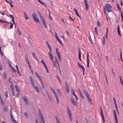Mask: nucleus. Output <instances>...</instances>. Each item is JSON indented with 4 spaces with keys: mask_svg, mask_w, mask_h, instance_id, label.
Wrapping results in <instances>:
<instances>
[{
    "mask_svg": "<svg viewBox=\"0 0 123 123\" xmlns=\"http://www.w3.org/2000/svg\"><path fill=\"white\" fill-rule=\"evenodd\" d=\"M43 24V25L44 26V27L45 28H47V26L46 24L45 23V21L42 22Z\"/></svg>",
    "mask_w": 123,
    "mask_h": 123,
    "instance_id": "c9c22d12",
    "label": "nucleus"
},
{
    "mask_svg": "<svg viewBox=\"0 0 123 123\" xmlns=\"http://www.w3.org/2000/svg\"><path fill=\"white\" fill-rule=\"evenodd\" d=\"M84 4L86 7V10L87 11L88 9V8L89 6L87 3V0H84Z\"/></svg>",
    "mask_w": 123,
    "mask_h": 123,
    "instance_id": "9b49d317",
    "label": "nucleus"
},
{
    "mask_svg": "<svg viewBox=\"0 0 123 123\" xmlns=\"http://www.w3.org/2000/svg\"><path fill=\"white\" fill-rule=\"evenodd\" d=\"M113 111L114 113V117L116 123H118L117 118V117L116 112L114 110H113Z\"/></svg>",
    "mask_w": 123,
    "mask_h": 123,
    "instance_id": "2eb2a0df",
    "label": "nucleus"
},
{
    "mask_svg": "<svg viewBox=\"0 0 123 123\" xmlns=\"http://www.w3.org/2000/svg\"><path fill=\"white\" fill-rule=\"evenodd\" d=\"M24 17H25V19L26 20H27V19H28L29 18H28V17L27 16L26 13L25 12H24Z\"/></svg>",
    "mask_w": 123,
    "mask_h": 123,
    "instance_id": "bb28decb",
    "label": "nucleus"
},
{
    "mask_svg": "<svg viewBox=\"0 0 123 123\" xmlns=\"http://www.w3.org/2000/svg\"><path fill=\"white\" fill-rule=\"evenodd\" d=\"M41 62L42 63V64L43 65L45 68L47 67V66L45 63L43 61V59H42L41 61Z\"/></svg>",
    "mask_w": 123,
    "mask_h": 123,
    "instance_id": "5701e85b",
    "label": "nucleus"
},
{
    "mask_svg": "<svg viewBox=\"0 0 123 123\" xmlns=\"http://www.w3.org/2000/svg\"><path fill=\"white\" fill-rule=\"evenodd\" d=\"M41 4L44 5L45 7H46V5L43 2H42L40 0H37Z\"/></svg>",
    "mask_w": 123,
    "mask_h": 123,
    "instance_id": "7c9ffc66",
    "label": "nucleus"
},
{
    "mask_svg": "<svg viewBox=\"0 0 123 123\" xmlns=\"http://www.w3.org/2000/svg\"><path fill=\"white\" fill-rule=\"evenodd\" d=\"M12 22L14 24H15V23L14 21V18H12Z\"/></svg>",
    "mask_w": 123,
    "mask_h": 123,
    "instance_id": "6e6d98bb",
    "label": "nucleus"
},
{
    "mask_svg": "<svg viewBox=\"0 0 123 123\" xmlns=\"http://www.w3.org/2000/svg\"><path fill=\"white\" fill-rule=\"evenodd\" d=\"M0 101L2 105L3 106H4V103L1 97V96H0Z\"/></svg>",
    "mask_w": 123,
    "mask_h": 123,
    "instance_id": "a878e982",
    "label": "nucleus"
},
{
    "mask_svg": "<svg viewBox=\"0 0 123 123\" xmlns=\"http://www.w3.org/2000/svg\"><path fill=\"white\" fill-rule=\"evenodd\" d=\"M3 76H4V78L5 79H6V75L5 73H3Z\"/></svg>",
    "mask_w": 123,
    "mask_h": 123,
    "instance_id": "603ef678",
    "label": "nucleus"
},
{
    "mask_svg": "<svg viewBox=\"0 0 123 123\" xmlns=\"http://www.w3.org/2000/svg\"><path fill=\"white\" fill-rule=\"evenodd\" d=\"M83 91L85 93V95L86 96V98L89 102L90 103L91 102V100L90 98V97L88 93H87V92L85 90H83Z\"/></svg>",
    "mask_w": 123,
    "mask_h": 123,
    "instance_id": "423d86ee",
    "label": "nucleus"
},
{
    "mask_svg": "<svg viewBox=\"0 0 123 123\" xmlns=\"http://www.w3.org/2000/svg\"><path fill=\"white\" fill-rule=\"evenodd\" d=\"M94 30L95 31V32L96 34H98V31H97V28L96 27H95L94 29Z\"/></svg>",
    "mask_w": 123,
    "mask_h": 123,
    "instance_id": "c03bdc74",
    "label": "nucleus"
},
{
    "mask_svg": "<svg viewBox=\"0 0 123 123\" xmlns=\"http://www.w3.org/2000/svg\"><path fill=\"white\" fill-rule=\"evenodd\" d=\"M30 81L32 85H33L35 84V83L34 82V81H33V79L31 76H30Z\"/></svg>",
    "mask_w": 123,
    "mask_h": 123,
    "instance_id": "a211bd4d",
    "label": "nucleus"
},
{
    "mask_svg": "<svg viewBox=\"0 0 123 123\" xmlns=\"http://www.w3.org/2000/svg\"><path fill=\"white\" fill-rule=\"evenodd\" d=\"M78 91L79 92V94L80 96L83 99L84 97L82 96V92H81V91H80V90H78Z\"/></svg>",
    "mask_w": 123,
    "mask_h": 123,
    "instance_id": "b1692460",
    "label": "nucleus"
},
{
    "mask_svg": "<svg viewBox=\"0 0 123 123\" xmlns=\"http://www.w3.org/2000/svg\"><path fill=\"white\" fill-rule=\"evenodd\" d=\"M17 74H20V75H21V74H20L19 71V70H17Z\"/></svg>",
    "mask_w": 123,
    "mask_h": 123,
    "instance_id": "052dcab7",
    "label": "nucleus"
},
{
    "mask_svg": "<svg viewBox=\"0 0 123 123\" xmlns=\"http://www.w3.org/2000/svg\"><path fill=\"white\" fill-rule=\"evenodd\" d=\"M12 91V93L13 95L14 96L15 95H14V90Z\"/></svg>",
    "mask_w": 123,
    "mask_h": 123,
    "instance_id": "0e129e2a",
    "label": "nucleus"
},
{
    "mask_svg": "<svg viewBox=\"0 0 123 123\" xmlns=\"http://www.w3.org/2000/svg\"><path fill=\"white\" fill-rule=\"evenodd\" d=\"M113 99L114 104H115V103H116V100H115V99L114 97H113Z\"/></svg>",
    "mask_w": 123,
    "mask_h": 123,
    "instance_id": "338daca9",
    "label": "nucleus"
},
{
    "mask_svg": "<svg viewBox=\"0 0 123 123\" xmlns=\"http://www.w3.org/2000/svg\"><path fill=\"white\" fill-rule=\"evenodd\" d=\"M10 88L12 91L14 90V88L13 87V84L12 83L10 85Z\"/></svg>",
    "mask_w": 123,
    "mask_h": 123,
    "instance_id": "2f4dec72",
    "label": "nucleus"
},
{
    "mask_svg": "<svg viewBox=\"0 0 123 123\" xmlns=\"http://www.w3.org/2000/svg\"><path fill=\"white\" fill-rule=\"evenodd\" d=\"M36 91L38 92H39L40 91L38 87L35 84L32 85Z\"/></svg>",
    "mask_w": 123,
    "mask_h": 123,
    "instance_id": "f8f14e48",
    "label": "nucleus"
},
{
    "mask_svg": "<svg viewBox=\"0 0 123 123\" xmlns=\"http://www.w3.org/2000/svg\"><path fill=\"white\" fill-rule=\"evenodd\" d=\"M75 13L76 14V15L77 16H78L79 18H80V19L81 18H80V16L79 15V14H78V12L77 11V12H75Z\"/></svg>",
    "mask_w": 123,
    "mask_h": 123,
    "instance_id": "3c124183",
    "label": "nucleus"
},
{
    "mask_svg": "<svg viewBox=\"0 0 123 123\" xmlns=\"http://www.w3.org/2000/svg\"><path fill=\"white\" fill-rule=\"evenodd\" d=\"M28 64L29 65V68H30L31 69V66H30V63L29 62H28Z\"/></svg>",
    "mask_w": 123,
    "mask_h": 123,
    "instance_id": "e2e57ef3",
    "label": "nucleus"
},
{
    "mask_svg": "<svg viewBox=\"0 0 123 123\" xmlns=\"http://www.w3.org/2000/svg\"><path fill=\"white\" fill-rule=\"evenodd\" d=\"M13 24H12V25H11L10 26V29H12L13 28Z\"/></svg>",
    "mask_w": 123,
    "mask_h": 123,
    "instance_id": "4d7b16f0",
    "label": "nucleus"
},
{
    "mask_svg": "<svg viewBox=\"0 0 123 123\" xmlns=\"http://www.w3.org/2000/svg\"><path fill=\"white\" fill-rule=\"evenodd\" d=\"M45 93L46 94L47 96L49 95L48 92L47 91H46Z\"/></svg>",
    "mask_w": 123,
    "mask_h": 123,
    "instance_id": "bf43d9fd",
    "label": "nucleus"
},
{
    "mask_svg": "<svg viewBox=\"0 0 123 123\" xmlns=\"http://www.w3.org/2000/svg\"><path fill=\"white\" fill-rule=\"evenodd\" d=\"M72 93H73V95H74L75 96L76 99H77V100H78V98L77 97V96L75 95V92H74V89H72Z\"/></svg>",
    "mask_w": 123,
    "mask_h": 123,
    "instance_id": "6ab92c4d",
    "label": "nucleus"
},
{
    "mask_svg": "<svg viewBox=\"0 0 123 123\" xmlns=\"http://www.w3.org/2000/svg\"><path fill=\"white\" fill-rule=\"evenodd\" d=\"M9 3L10 4V6L11 7H13V5H12V4L11 2H9V3Z\"/></svg>",
    "mask_w": 123,
    "mask_h": 123,
    "instance_id": "774afa93",
    "label": "nucleus"
},
{
    "mask_svg": "<svg viewBox=\"0 0 123 123\" xmlns=\"http://www.w3.org/2000/svg\"><path fill=\"white\" fill-rule=\"evenodd\" d=\"M81 52H80V49L79 50V54H78V56H79V59L81 61Z\"/></svg>",
    "mask_w": 123,
    "mask_h": 123,
    "instance_id": "4be33fe9",
    "label": "nucleus"
},
{
    "mask_svg": "<svg viewBox=\"0 0 123 123\" xmlns=\"http://www.w3.org/2000/svg\"><path fill=\"white\" fill-rule=\"evenodd\" d=\"M50 88L52 91V92L54 94V96L55 97V98L56 100L57 103L58 104L59 102V99L58 97V96L57 95L55 91V90L53 89V88L52 87H51Z\"/></svg>",
    "mask_w": 123,
    "mask_h": 123,
    "instance_id": "7ed1b4c3",
    "label": "nucleus"
},
{
    "mask_svg": "<svg viewBox=\"0 0 123 123\" xmlns=\"http://www.w3.org/2000/svg\"><path fill=\"white\" fill-rule=\"evenodd\" d=\"M15 88L16 89V91H17L18 92H19V90L18 89L17 86H16V85Z\"/></svg>",
    "mask_w": 123,
    "mask_h": 123,
    "instance_id": "72a5a7b5",
    "label": "nucleus"
},
{
    "mask_svg": "<svg viewBox=\"0 0 123 123\" xmlns=\"http://www.w3.org/2000/svg\"><path fill=\"white\" fill-rule=\"evenodd\" d=\"M58 49L57 48H56V49L55 52L56 54L57 55V57L58 58L60 61H61V56L60 53L58 52Z\"/></svg>",
    "mask_w": 123,
    "mask_h": 123,
    "instance_id": "0eeeda50",
    "label": "nucleus"
},
{
    "mask_svg": "<svg viewBox=\"0 0 123 123\" xmlns=\"http://www.w3.org/2000/svg\"><path fill=\"white\" fill-rule=\"evenodd\" d=\"M0 22H1L2 23H5V22L7 23L8 22L7 21H3L1 20Z\"/></svg>",
    "mask_w": 123,
    "mask_h": 123,
    "instance_id": "13d9d810",
    "label": "nucleus"
},
{
    "mask_svg": "<svg viewBox=\"0 0 123 123\" xmlns=\"http://www.w3.org/2000/svg\"><path fill=\"white\" fill-rule=\"evenodd\" d=\"M32 55L35 59H37V57L34 52L32 53Z\"/></svg>",
    "mask_w": 123,
    "mask_h": 123,
    "instance_id": "ea45409f",
    "label": "nucleus"
},
{
    "mask_svg": "<svg viewBox=\"0 0 123 123\" xmlns=\"http://www.w3.org/2000/svg\"><path fill=\"white\" fill-rule=\"evenodd\" d=\"M32 17L35 21L37 22H39V20L37 17L36 14L35 13H33L32 15Z\"/></svg>",
    "mask_w": 123,
    "mask_h": 123,
    "instance_id": "6e6552de",
    "label": "nucleus"
},
{
    "mask_svg": "<svg viewBox=\"0 0 123 123\" xmlns=\"http://www.w3.org/2000/svg\"><path fill=\"white\" fill-rule=\"evenodd\" d=\"M121 16L122 20H123V16L122 14V12H121Z\"/></svg>",
    "mask_w": 123,
    "mask_h": 123,
    "instance_id": "5fc2aeb1",
    "label": "nucleus"
},
{
    "mask_svg": "<svg viewBox=\"0 0 123 123\" xmlns=\"http://www.w3.org/2000/svg\"><path fill=\"white\" fill-rule=\"evenodd\" d=\"M25 60H26V61L28 62H28H30L28 60V57H25Z\"/></svg>",
    "mask_w": 123,
    "mask_h": 123,
    "instance_id": "09e8293b",
    "label": "nucleus"
},
{
    "mask_svg": "<svg viewBox=\"0 0 123 123\" xmlns=\"http://www.w3.org/2000/svg\"><path fill=\"white\" fill-rule=\"evenodd\" d=\"M67 113L69 115V117L70 119V120L71 121H72L73 120V119L72 117V114L71 112L70 109L68 108V106L67 107Z\"/></svg>",
    "mask_w": 123,
    "mask_h": 123,
    "instance_id": "39448f33",
    "label": "nucleus"
},
{
    "mask_svg": "<svg viewBox=\"0 0 123 123\" xmlns=\"http://www.w3.org/2000/svg\"><path fill=\"white\" fill-rule=\"evenodd\" d=\"M79 68H80L82 69L83 70V72H84L85 71V69L81 65H79L78 66Z\"/></svg>",
    "mask_w": 123,
    "mask_h": 123,
    "instance_id": "f704fd0d",
    "label": "nucleus"
},
{
    "mask_svg": "<svg viewBox=\"0 0 123 123\" xmlns=\"http://www.w3.org/2000/svg\"><path fill=\"white\" fill-rule=\"evenodd\" d=\"M3 110L4 112H6L7 111V108L6 107H5L3 108Z\"/></svg>",
    "mask_w": 123,
    "mask_h": 123,
    "instance_id": "37998d69",
    "label": "nucleus"
},
{
    "mask_svg": "<svg viewBox=\"0 0 123 123\" xmlns=\"http://www.w3.org/2000/svg\"><path fill=\"white\" fill-rule=\"evenodd\" d=\"M117 8L118 9V10L120 12H121V9L119 5L118 4H117Z\"/></svg>",
    "mask_w": 123,
    "mask_h": 123,
    "instance_id": "cd10ccee",
    "label": "nucleus"
},
{
    "mask_svg": "<svg viewBox=\"0 0 123 123\" xmlns=\"http://www.w3.org/2000/svg\"><path fill=\"white\" fill-rule=\"evenodd\" d=\"M0 53L2 56H3V54L2 53L1 49V47L0 46Z\"/></svg>",
    "mask_w": 123,
    "mask_h": 123,
    "instance_id": "a18cd8bd",
    "label": "nucleus"
},
{
    "mask_svg": "<svg viewBox=\"0 0 123 123\" xmlns=\"http://www.w3.org/2000/svg\"><path fill=\"white\" fill-rule=\"evenodd\" d=\"M57 91H58V92L59 93V94L62 95V92H61V91L59 89H57Z\"/></svg>",
    "mask_w": 123,
    "mask_h": 123,
    "instance_id": "de8ad7c7",
    "label": "nucleus"
},
{
    "mask_svg": "<svg viewBox=\"0 0 123 123\" xmlns=\"http://www.w3.org/2000/svg\"><path fill=\"white\" fill-rule=\"evenodd\" d=\"M120 59L122 61V53H121V51L120 50Z\"/></svg>",
    "mask_w": 123,
    "mask_h": 123,
    "instance_id": "8fccbe9b",
    "label": "nucleus"
},
{
    "mask_svg": "<svg viewBox=\"0 0 123 123\" xmlns=\"http://www.w3.org/2000/svg\"><path fill=\"white\" fill-rule=\"evenodd\" d=\"M5 96L6 98H7L8 96L7 95V92L6 93Z\"/></svg>",
    "mask_w": 123,
    "mask_h": 123,
    "instance_id": "680f3d73",
    "label": "nucleus"
},
{
    "mask_svg": "<svg viewBox=\"0 0 123 123\" xmlns=\"http://www.w3.org/2000/svg\"><path fill=\"white\" fill-rule=\"evenodd\" d=\"M100 112L101 114V116L102 117V118L103 121L104 123L105 122V118H104V117L102 110V108L101 107H100Z\"/></svg>",
    "mask_w": 123,
    "mask_h": 123,
    "instance_id": "9d476101",
    "label": "nucleus"
},
{
    "mask_svg": "<svg viewBox=\"0 0 123 123\" xmlns=\"http://www.w3.org/2000/svg\"><path fill=\"white\" fill-rule=\"evenodd\" d=\"M71 101L72 104H73L74 105H76V101L73 98L71 99Z\"/></svg>",
    "mask_w": 123,
    "mask_h": 123,
    "instance_id": "dca6fc26",
    "label": "nucleus"
},
{
    "mask_svg": "<svg viewBox=\"0 0 123 123\" xmlns=\"http://www.w3.org/2000/svg\"><path fill=\"white\" fill-rule=\"evenodd\" d=\"M103 41H102V44L103 45H104L105 44V36H103Z\"/></svg>",
    "mask_w": 123,
    "mask_h": 123,
    "instance_id": "c756f323",
    "label": "nucleus"
},
{
    "mask_svg": "<svg viewBox=\"0 0 123 123\" xmlns=\"http://www.w3.org/2000/svg\"><path fill=\"white\" fill-rule=\"evenodd\" d=\"M97 25L98 27H99L100 25V24L98 20L97 21Z\"/></svg>",
    "mask_w": 123,
    "mask_h": 123,
    "instance_id": "a19ab883",
    "label": "nucleus"
},
{
    "mask_svg": "<svg viewBox=\"0 0 123 123\" xmlns=\"http://www.w3.org/2000/svg\"><path fill=\"white\" fill-rule=\"evenodd\" d=\"M23 98L25 103L27 105H28L29 103L26 97L25 96H24L23 97Z\"/></svg>",
    "mask_w": 123,
    "mask_h": 123,
    "instance_id": "ddd939ff",
    "label": "nucleus"
},
{
    "mask_svg": "<svg viewBox=\"0 0 123 123\" xmlns=\"http://www.w3.org/2000/svg\"><path fill=\"white\" fill-rule=\"evenodd\" d=\"M49 57L50 58V60L52 61H53L54 60V59L53 57V56L52 54H50L49 55Z\"/></svg>",
    "mask_w": 123,
    "mask_h": 123,
    "instance_id": "c85d7f7f",
    "label": "nucleus"
},
{
    "mask_svg": "<svg viewBox=\"0 0 123 123\" xmlns=\"http://www.w3.org/2000/svg\"><path fill=\"white\" fill-rule=\"evenodd\" d=\"M55 118L56 119V121L57 123H60V121L59 120V119L56 116Z\"/></svg>",
    "mask_w": 123,
    "mask_h": 123,
    "instance_id": "58836bf2",
    "label": "nucleus"
},
{
    "mask_svg": "<svg viewBox=\"0 0 123 123\" xmlns=\"http://www.w3.org/2000/svg\"><path fill=\"white\" fill-rule=\"evenodd\" d=\"M117 31L118 35L120 37H121V35L120 33V32L119 30V25H118L117 26Z\"/></svg>",
    "mask_w": 123,
    "mask_h": 123,
    "instance_id": "f3484780",
    "label": "nucleus"
},
{
    "mask_svg": "<svg viewBox=\"0 0 123 123\" xmlns=\"http://www.w3.org/2000/svg\"><path fill=\"white\" fill-rule=\"evenodd\" d=\"M35 74L37 78L40 81L41 86L43 88H44V85L43 83L41 78L40 77L39 74L36 72H35Z\"/></svg>",
    "mask_w": 123,
    "mask_h": 123,
    "instance_id": "f03ea898",
    "label": "nucleus"
},
{
    "mask_svg": "<svg viewBox=\"0 0 123 123\" xmlns=\"http://www.w3.org/2000/svg\"><path fill=\"white\" fill-rule=\"evenodd\" d=\"M18 34L19 35H21V32H20V31H19V30H18Z\"/></svg>",
    "mask_w": 123,
    "mask_h": 123,
    "instance_id": "864d4df0",
    "label": "nucleus"
},
{
    "mask_svg": "<svg viewBox=\"0 0 123 123\" xmlns=\"http://www.w3.org/2000/svg\"><path fill=\"white\" fill-rule=\"evenodd\" d=\"M56 60H55V61L56 62V63H57L58 65V67L60 69V68H59V62H58V60H57L56 58Z\"/></svg>",
    "mask_w": 123,
    "mask_h": 123,
    "instance_id": "49530a36",
    "label": "nucleus"
},
{
    "mask_svg": "<svg viewBox=\"0 0 123 123\" xmlns=\"http://www.w3.org/2000/svg\"><path fill=\"white\" fill-rule=\"evenodd\" d=\"M24 114L25 116L26 117L28 118V116L27 114V112H24Z\"/></svg>",
    "mask_w": 123,
    "mask_h": 123,
    "instance_id": "4c0bfd02",
    "label": "nucleus"
},
{
    "mask_svg": "<svg viewBox=\"0 0 123 123\" xmlns=\"http://www.w3.org/2000/svg\"><path fill=\"white\" fill-rule=\"evenodd\" d=\"M10 66L11 68L12 71L14 72H16V71L15 70L14 68L13 67H12L11 64H10Z\"/></svg>",
    "mask_w": 123,
    "mask_h": 123,
    "instance_id": "393cba45",
    "label": "nucleus"
},
{
    "mask_svg": "<svg viewBox=\"0 0 123 123\" xmlns=\"http://www.w3.org/2000/svg\"><path fill=\"white\" fill-rule=\"evenodd\" d=\"M53 62H52V63L53 64V66L55 68L57 66V64L56 63V62H55L54 61H53Z\"/></svg>",
    "mask_w": 123,
    "mask_h": 123,
    "instance_id": "e433bc0d",
    "label": "nucleus"
},
{
    "mask_svg": "<svg viewBox=\"0 0 123 123\" xmlns=\"http://www.w3.org/2000/svg\"><path fill=\"white\" fill-rule=\"evenodd\" d=\"M89 55L88 52H87V68H89Z\"/></svg>",
    "mask_w": 123,
    "mask_h": 123,
    "instance_id": "4468645a",
    "label": "nucleus"
},
{
    "mask_svg": "<svg viewBox=\"0 0 123 123\" xmlns=\"http://www.w3.org/2000/svg\"><path fill=\"white\" fill-rule=\"evenodd\" d=\"M11 118L12 120V122L15 123H16V121L14 119L13 117L12 116V112L11 113Z\"/></svg>",
    "mask_w": 123,
    "mask_h": 123,
    "instance_id": "aec40b11",
    "label": "nucleus"
},
{
    "mask_svg": "<svg viewBox=\"0 0 123 123\" xmlns=\"http://www.w3.org/2000/svg\"><path fill=\"white\" fill-rule=\"evenodd\" d=\"M46 43L47 44V46L48 47V48L50 50V51L51 52V47H50V46L49 45V43H48L47 42H46Z\"/></svg>",
    "mask_w": 123,
    "mask_h": 123,
    "instance_id": "473e14b6",
    "label": "nucleus"
},
{
    "mask_svg": "<svg viewBox=\"0 0 123 123\" xmlns=\"http://www.w3.org/2000/svg\"><path fill=\"white\" fill-rule=\"evenodd\" d=\"M108 33V28H106V34L105 35V37H106V39L107 38Z\"/></svg>",
    "mask_w": 123,
    "mask_h": 123,
    "instance_id": "79ce46f5",
    "label": "nucleus"
},
{
    "mask_svg": "<svg viewBox=\"0 0 123 123\" xmlns=\"http://www.w3.org/2000/svg\"><path fill=\"white\" fill-rule=\"evenodd\" d=\"M47 96L48 97V98H49V99H50V100H51V98L50 96V95H47Z\"/></svg>",
    "mask_w": 123,
    "mask_h": 123,
    "instance_id": "69168bd1",
    "label": "nucleus"
},
{
    "mask_svg": "<svg viewBox=\"0 0 123 123\" xmlns=\"http://www.w3.org/2000/svg\"><path fill=\"white\" fill-rule=\"evenodd\" d=\"M105 9L108 12H111V5L109 4H106L105 5V7L104 10V12L105 13L106 12L105 10Z\"/></svg>",
    "mask_w": 123,
    "mask_h": 123,
    "instance_id": "f257e3e1",
    "label": "nucleus"
},
{
    "mask_svg": "<svg viewBox=\"0 0 123 123\" xmlns=\"http://www.w3.org/2000/svg\"><path fill=\"white\" fill-rule=\"evenodd\" d=\"M38 113L41 119V120H40V123H45L42 114L39 109L38 110Z\"/></svg>",
    "mask_w": 123,
    "mask_h": 123,
    "instance_id": "20e7f679",
    "label": "nucleus"
},
{
    "mask_svg": "<svg viewBox=\"0 0 123 123\" xmlns=\"http://www.w3.org/2000/svg\"><path fill=\"white\" fill-rule=\"evenodd\" d=\"M38 12V15L40 17V19L41 20V21H42V23L45 21L42 15L39 12Z\"/></svg>",
    "mask_w": 123,
    "mask_h": 123,
    "instance_id": "1a4fd4ad",
    "label": "nucleus"
},
{
    "mask_svg": "<svg viewBox=\"0 0 123 123\" xmlns=\"http://www.w3.org/2000/svg\"><path fill=\"white\" fill-rule=\"evenodd\" d=\"M55 36L56 38L59 42L61 41L60 39L58 37L57 34L56 33H55Z\"/></svg>",
    "mask_w": 123,
    "mask_h": 123,
    "instance_id": "412c9836",
    "label": "nucleus"
}]
</instances>
